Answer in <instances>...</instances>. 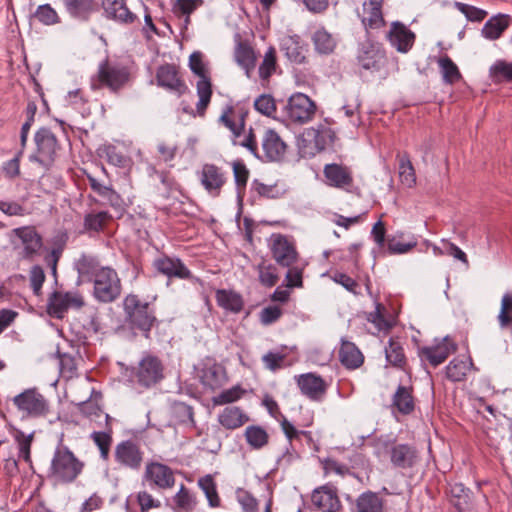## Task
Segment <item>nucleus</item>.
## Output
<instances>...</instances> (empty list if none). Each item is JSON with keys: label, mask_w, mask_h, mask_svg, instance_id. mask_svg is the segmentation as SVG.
<instances>
[{"label": "nucleus", "mask_w": 512, "mask_h": 512, "mask_svg": "<svg viewBox=\"0 0 512 512\" xmlns=\"http://www.w3.org/2000/svg\"><path fill=\"white\" fill-rule=\"evenodd\" d=\"M124 319L117 332L129 339L141 335L151 338V331L158 325L154 306L134 293L127 294L122 302Z\"/></svg>", "instance_id": "1"}, {"label": "nucleus", "mask_w": 512, "mask_h": 512, "mask_svg": "<svg viewBox=\"0 0 512 512\" xmlns=\"http://www.w3.org/2000/svg\"><path fill=\"white\" fill-rule=\"evenodd\" d=\"M84 467L85 463L60 440L51 457L46 479L55 487L68 486L77 481Z\"/></svg>", "instance_id": "2"}, {"label": "nucleus", "mask_w": 512, "mask_h": 512, "mask_svg": "<svg viewBox=\"0 0 512 512\" xmlns=\"http://www.w3.org/2000/svg\"><path fill=\"white\" fill-rule=\"evenodd\" d=\"M125 375L141 391L155 388L165 378L163 361L151 352H144L137 365L127 367Z\"/></svg>", "instance_id": "3"}, {"label": "nucleus", "mask_w": 512, "mask_h": 512, "mask_svg": "<svg viewBox=\"0 0 512 512\" xmlns=\"http://www.w3.org/2000/svg\"><path fill=\"white\" fill-rule=\"evenodd\" d=\"M375 454L388 456L394 468L411 469L419 461L417 448L409 443H398L396 438L380 436L374 441Z\"/></svg>", "instance_id": "4"}, {"label": "nucleus", "mask_w": 512, "mask_h": 512, "mask_svg": "<svg viewBox=\"0 0 512 512\" xmlns=\"http://www.w3.org/2000/svg\"><path fill=\"white\" fill-rule=\"evenodd\" d=\"M129 68L113 63L106 57L99 65L97 72L91 76L90 88L97 91L107 88L112 93H119L130 81Z\"/></svg>", "instance_id": "5"}, {"label": "nucleus", "mask_w": 512, "mask_h": 512, "mask_svg": "<svg viewBox=\"0 0 512 512\" xmlns=\"http://www.w3.org/2000/svg\"><path fill=\"white\" fill-rule=\"evenodd\" d=\"M36 145L35 152L30 155V161L37 162L41 166L49 169L55 162L61 150V145L48 127L39 128L34 135Z\"/></svg>", "instance_id": "6"}, {"label": "nucleus", "mask_w": 512, "mask_h": 512, "mask_svg": "<svg viewBox=\"0 0 512 512\" xmlns=\"http://www.w3.org/2000/svg\"><path fill=\"white\" fill-rule=\"evenodd\" d=\"M93 282V295L101 303H112L122 293L121 279L115 269L105 266L91 281Z\"/></svg>", "instance_id": "7"}, {"label": "nucleus", "mask_w": 512, "mask_h": 512, "mask_svg": "<svg viewBox=\"0 0 512 512\" xmlns=\"http://www.w3.org/2000/svg\"><path fill=\"white\" fill-rule=\"evenodd\" d=\"M233 107H227L220 117V121L227 127L233 135L232 143L235 146H241L248 149L255 157L260 158L258 155V144L253 129L250 127L248 133L241 139L245 129V117L247 111H241L238 115V123L235 122L230 116L233 114Z\"/></svg>", "instance_id": "8"}, {"label": "nucleus", "mask_w": 512, "mask_h": 512, "mask_svg": "<svg viewBox=\"0 0 512 512\" xmlns=\"http://www.w3.org/2000/svg\"><path fill=\"white\" fill-rule=\"evenodd\" d=\"M12 402L22 417L39 418L49 413V403L37 388L25 389L14 396Z\"/></svg>", "instance_id": "9"}, {"label": "nucleus", "mask_w": 512, "mask_h": 512, "mask_svg": "<svg viewBox=\"0 0 512 512\" xmlns=\"http://www.w3.org/2000/svg\"><path fill=\"white\" fill-rule=\"evenodd\" d=\"M357 62L362 69L369 70L372 73L379 72L387 63L386 51L382 44L367 37L359 45Z\"/></svg>", "instance_id": "10"}, {"label": "nucleus", "mask_w": 512, "mask_h": 512, "mask_svg": "<svg viewBox=\"0 0 512 512\" xmlns=\"http://www.w3.org/2000/svg\"><path fill=\"white\" fill-rule=\"evenodd\" d=\"M154 275L165 276L168 280L167 285L172 279L191 280L193 274L190 269L178 257H171L167 254H161L152 262Z\"/></svg>", "instance_id": "11"}, {"label": "nucleus", "mask_w": 512, "mask_h": 512, "mask_svg": "<svg viewBox=\"0 0 512 512\" xmlns=\"http://www.w3.org/2000/svg\"><path fill=\"white\" fill-rule=\"evenodd\" d=\"M15 237L19 240L23 259L33 260L40 254L44 245L43 236L34 225H26L11 230L10 239ZM14 243L13 240H11Z\"/></svg>", "instance_id": "12"}, {"label": "nucleus", "mask_w": 512, "mask_h": 512, "mask_svg": "<svg viewBox=\"0 0 512 512\" xmlns=\"http://www.w3.org/2000/svg\"><path fill=\"white\" fill-rule=\"evenodd\" d=\"M317 106L313 100L303 93H295L288 99L285 106L287 118L295 124H305L316 114Z\"/></svg>", "instance_id": "13"}, {"label": "nucleus", "mask_w": 512, "mask_h": 512, "mask_svg": "<svg viewBox=\"0 0 512 512\" xmlns=\"http://www.w3.org/2000/svg\"><path fill=\"white\" fill-rule=\"evenodd\" d=\"M84 305V298L79 292L54 291L49 296L47 312L54 318L62 319L69 309H80Z\"/></svg>", "instance_id": "14"}, {"label": "nucleus", "mask_w": 512, "mask_h": 512, "mask_svg": "<svg viewBox=\"0 0 512 512\" xmlns=\"http://www.w3.org/2000/svg\"><path fill=\"white\" fill-rule=\"evenodd\" d=\"M114 458L120 467L138 471L143 463L144 452L137 441L128 439L115 446Z\"/></svg>", "instance_id": "15"}, {"label": "nucleus", "mask_w": 512, "mask_h": 512, "mask_svg": "<svg viewBox=\"0 0 512 512\" xmlns=\"http://www.w3.org/2000/svg\"><path fill=\"white\" fill-rule=\"evenodd\" d=\"M175 481L174 472L168 465L157 461L146 464L142 484L148 483L151 488L168 490L175 485Z\"/></svg>", "instance_id": "16"}, {"label": "nucleus", "mask_w": 512, "mask_h": 512, "mask_svg": "<svg viewBox=\"0 0 512 512\" xmlns=\"http://www.w3.org/2000/svg\"><path fill=\"white\" fill-rule=\"evenodd\" d=\"M383 3V0H364L361 10L356 11L367 37H370L372 30L386 26Z\"/></svg>", "instance_id": "17"}, {"label": "nucleus", "mask_w": 512, "mask_h": 512, "mask_svg": "<svg viewBox=\"0 0 512 512\" xmlns=\"http://www.w3.org/2000/svg\"><path fill=\"white\" fill-rule=\"evenodd\" d=\"M458 349L456 342L449 336H445L440 342L431 346H424L418 349V356L421 361H427L431 366L437 367L444 363L447 358Z\"/></svg>", "instance_id": "18"}, {"label": "nucleus", "mask_w": 512, "mask_h": 512, "mask_svg": "<svg viewBox=\"0 0 512 512\" xmlns=\"http://www.w3.org/2000/svg\"><path fill=\"white\" fill-rule=\"evenodd\" d=\"M270 251L272 258L281 267H290L299 260L295 244L282 234H273Z\"/></svg>", "instance_id": "19"}, {"label": "nucleus", "mask_w": 512, "mask_h": 512, "mask_svg": "<svg viewBox=\"0 0 512 512\" xmlns=\"http://www.w3.org/2000/svg\"><path fill=\"white\" fill-rule=\"evenodd\" d=\"M157 85L176 94L182 96L188 90V87L180 75L179 69L174 64L160 65L156 71Z\"/></svg>", "instance_id": "20"}, {"label": "nucleus", "mask_w": 512, "mask_h": 512, "mask_svg": "<svg viewBox=\"0 0 512 512\" xmlns=\"http://www.w3.org/2000/svg\"><path fill=\"white\" fill-rule=\"evenodd\" d=\"M311 501L321 512H340L342 510L338 489L332 483L315 488L311 494Z\"/></svg>", "instance_id": "21"}, {"label": "nucleus", "mask_w": 512, "mask_h": 512, "mask_svg": "<svg viewBox=\"0 0 512 512\" xmlns=\"http://www.w3.org/2000/svg\"><path fill=\"white\" fill-rule=\"evenodd\" d=\"M386 40L399 53H408L414 46L416 34L404 23L393 21L386 33Z\"/></svg>", "instance_id": "22"}, {"label": "nucleus", "mask_w": 512, "mask_h": 512, "mask_svg": "<svg viewBox=\"0 0 512 512\" xmlns=\"http://www.w3.org/2000/svg\"><path fill=\"white\" fill-rule=\"evenodd\" d=\"M225 172L215 164H204L200 172V182L204 189L212 196L218 197L226 183Z\"/></svg>", "instance_id": "23"}, {"label": "nucleus", "mask_w": 512, "mask_h": 512, "mask_svg": "<svg viewBox=\"0 0 512 512\" xmlns=\"http://www.w3.org/2000/svg\"><path fill=\"white\" fill-rule=\"evenodd\" d=\"M323 174L329 186L348 192L351 191L350 188L353 186L354 179L349 167L337 163L326 164L323 169Z\"/></svg>", "instance_id": "24"}, {"label": "nucleus", "mask_w": 512, "mask_h": 512, "mask_svg": "<svg viewBox=\"0 0 512 512\" xmlns=\"http://www.w3.org/2000/svg\"><path fill=\"white\" fill-rule=\"evenodd\" d=\"M264 157L269 162H280L285 158L287 144L273 129H267L262 138Z\"/></svg>", "instance_id": "25"}, {"label": "nucleus", "mask_w": 512, "mask_h": 512, "mask_svg": "<svg viewBox=\"0 0 512 512\" xmlns=\"http://www.w3.org/2000/svg\"><path fill=\"white\" fill-rule=\"evenodd\" d=\"M101 7L107 19L121 24H133L137 15L129 10L125 0H102Z\"/></svg>", "instance_id": "26"}, {"label": "nucleus", "mask_w": 512, "mask_h": 512, "mask_svg": "<svg viewBox=\"0 0 512 512\" xmlns=\"http://www.w3.org/2000/svg\"><path fill=\"white\" fill-rule=\"evenodd\" d=\"M297 384L301 393L311 400L318 401L326 393L327 385L322 377L313 373L300 375Z\"/></svg>", "instance_id": "27"}, {"label": "nucleus", "mask_w": 512, "mask_h": 512, "mask_svg": "<svg viewBox=\"0 0 512 512\" xmlns=\"http://www.w3.org/2000/svg\"><path fill=\"white\" fill-rule=\"evenodd\" d=\"M305 140L313 143L316 152H322L333 145L336 139L335 131L324 124H319L316 128L311 127L304 132Z\"/></svg>", "instance_id": "28"}, {"label": "nucleus", "mask_w": 512, "mask_h": 512, "mask_svg": "<svg viewBox=\"0 0 512 512\" xmlns=\"http://www.w3.org/2000/svg\"><path fill=\"white\" fill-rule=\"evenodd\" d=\"M162 503L146 490H141L128 496L125 502L127 512H149L151 509H159Z\"/></svg>", "instance_id": "29"}, {"label": "nucleus", "mask_w": 512, "mask_h": 512, "mask_svg": "<svg viewBox=\"0 0 512 512\" xmlns=\"http://www.w3.org/2000/svg\"><path fill=\"white\" fill-rule=\"evenodd\" d=\"M450 503L457 512H476L473 492L462 483L450 486Z\"/></svg>", "instance_id": "30"}, {"label": "nucleus", "mask_w": 512, "mask_h": 512, "mask_svg": "<svg viewBox=\"0 0 512 512\" xmlns=\"http://www.w3.org/2000/svg\"><path fill=\"white\" fill-rule=\"evenodd\" d=\"M201 384L210 390L219 389L227 380L225 368L217 363H206L200 371Z\"/></svg>", "instance_id": "31"}, {"label": "nucleus", "mask_w": 512, "mask_h": 512, "mask_svg": "<svg viewBox=\"0 0 512 512\" xmlns=\"http://www.w3.org/2000/svg\"><path fill=\"white\" fill-rule=\"evenodd\" d=\"M67 13L80 21H88L99 10L96 0H62Z\"/></svg>", "instance_id": "32"}, {"label": "nucleus", "mask_w": 512, "mask_h": 512, "mask_svg": "<svg viewBox=\"0 0 512 512\" xmlns=\"http://www.w3.org/2000/svg\"><path fill=\"white\" fill-rule=\"evenodd\" d=\"M103 267L96 256L86 253L81 254L74 262V268L80 281L91 282Z\"/></svg>", "instance_id": "33"}, {"label": "nucleus", "mask_w": 512, "mask_h": 512, "mask_svg": "<svg viewBox=\"0 0 512 512\" xmlns=\"http://www.w3.org/2000/svg\"><path fill=\"white\" fill-rule=\"evenodd\" d=\"M249 421V416L238 406H227L218 415V422L227 430L238 429Z\"/></svg>", "instance_id": "34"}, {"label": "nucleus", "mask_w": 512, "mask_h": 512, "mask_svg": "<svg viewBox=\"0 0 512 512\" xmlns=\"http://www.w3.org/2000/svg\"><path fill=\"white\" fill-rule=\"evenodd\" d=\"M339 360L347 369L359 368L364 362V356L358 347L350 341H342L339 350Z\"/></svg>", "instance_id": "35"}, {"label": "nucleus", "mask_w": 512, "mask_h": 512, "mask_svg": "<svg viewBox=\"0 0 512 512\" xmlns=\"http://www.w3.org/2000/svg\"><path fill=\"white\" fill-rule=\"evenodd\" d=\"M112 220L113 217L108 211L91 210L84 215L83 228L89 233H100Z\"/></svg>", "instance_id": "36"}, {"label": "nucleus", "mask_w": 512, "mask_h": 512, "mask_svg": "<svg viewBox=\"0 0 512 512\" xmlns=\"http://www.w3.org/2000/svg\"><path fill=\"white\" fill-rule=\"evenodd\" d=\"M215 299L219 307L232 313H239L244 307L243 297L233 290L218 289Z\"/></svg>", "instance_id": "37"}, {"label": "nucleus", "mask_w": 512, "mask_h": 512, "mask_svg": "<svg viewBox=\"0 0 512 512\" xmlns=\"http://www.w3.org/2000/svg\"><path fill=\"white\" fill-rule=\"evenodd\" d=\"M385 357L387 362L400 370H406L407 358L404 348L398 337H390L388 345L385 347Z\"/></svg>", "instance_id": "38"}, {"label": "nucleus", "mask_w": 512, "mask_h": 512, "mask_svg": "<svg viewBox=\"0 0 512 512\" xmlns=\"http://www.w3.org/2000/svg\"><path fill=\"white\" fill-rule=\"evenodd\" d=\"M392 405L402 415H409L415 409L413 388L399 385L392 398Z\"/></svg>", "instance_id": "39"}, {"label": "nucleus", "mask_w": 512, "mask_h": 512, "mask_svg": "<svg viewBox=\"0 0 512 512\" xmlns=\"http://www.w3.org/2000/svg\"><path fill=\"white\" fill-rule=\"evenodd\" d=\"M471 368H473V361L470 357L467 359L456 357L446 366L445 375L451 382L465 381Z\"/></svg>", "instance_id": "40"}, {"label": "nucleus", "mask_w": 512, "mask_h": 512, "mask_svg": "<svg viewBox=\"0 0 512 512\" xmlns=\"http://www.w3.org/2000/svg\"><path fill=\"white\" fill-rule=\"evenodd\" d=\"M281 50L292 63L303 64L306 62L305 48L298 36H289L283 39Z\"/></svg>", "instance_id": "41"}, {"label": "nucleus", "mask_w": 512, "mask_h": 512, "mask_svg": "<svg viewBox=\"0 0 512 512\" xmlns=\"http://www.w3.org/2000/svg\"><path fill=\"white\" fill-rule=\"evenodd\" d=\"M357 512H384V499L373 491H365L356 499Z\"/></svg>", "instance_id": "42"}, {"label": "nucleus", "mask_w": 512, "mask_h": 512, "mask_svg": "<svg viewBox=\"0 0 512 512\" xmlns=\"http://www.w3.org/2000/svg\"><path fill=\"white\" fill-rule=\"evenodd\" d=\"M437 64L445 84L454 85L462 79V74L458 66L447 54L439 57Z\"/></svg>", "instance_id": "43"}, {"label": "nucleus", "mask_w": 512, "mask_h": 512, "mask_svg": "<svg viewBox=\"0 0 512 512\" xmlns=\"http://www.w3.org/2000/svg\"><path fill=\"white\" fill-rule=\"evenodd\" d=\"M509 26L507 15H497L490 18L482 28V35L489 40L498 39Z\"/></svg>", "instance_id": "44"}, {"label": "nucleus", "mask_w": 512, "mask_h": 512, "mask_svg": "<svg viewBox=\"0 0 512 512\" xmlns=\"http://www.w3.org/2000/svg\"><path fill=\"white\" fill-rule=\"evenodd\" d=\"M235 60L246 71L249 77L255 67L256 56L253 48L246 42H239L235 49Z\"/></svg>", "instance_id": "45"}, {"label": "nucleus", "mask_w": 512, "mask_h": 512, "mask_svg": "<svg viewBox=\"0 0 512 512\" xmlns=\"http://www.w3.org/2000/svg\"><path fill=\"white\" fill-rule=\"evenodd\" d=\"M247 444L254 450H260L269 443L268 432L259 425L247 426L244 431Z\"/></svg>", "instance_id": "46"}, {"label": "nucleus", "mask_w": 512, "mask_h": 512, "mask_svg": "<svg viewBox=\"0 0 512 512\" xmlns=\"http://www.w3.org/2000/svg\"><path fill=\"white\" fill-rule=\"evenodd\" d=\"M173 503L172 509L175 512H189L195 509L197 500L190 490L184 484H181L179 491L173 497Z\"/></svg>", "instance_id": "47"}, {"label": "nucleus", "mask_w": 512, "mask_h": 512, "mask_svg": "<svg viewBox=\"0 0 512 512\" xmlns=\"http://www.w3.org/2000/svg\"><path fill=\"white\" fill-rule=\"evenodd\" d=\"M404 233L396 234L387 240V250L391 255L405 254L417 246V240L414 236L404 240Z\"/></svg>", "instance_id": "48"}, {"label": "nucleus", "mask_w": 512, "mask_h": 512, "mask_svg": "<svg viewBox=\"0 0 512 512\" xmlns=\"http://www.w3.org/2000/svg\"><path fill=\"white\" fill-rule=\"evenodd\" d=\"M198 485L205 493V496L211 507H219L221 505V500L217 492V486L212 475L207 474L199 478Z\"/></svg>", "instance_id": "49"}, {"label": "nucleus", "mask_w": 512, "mask_h": 512, "mask_svg": "<svg viewBox=\"0 0 512 512\" xmlns=\"http://www.w3.org/2000/svg\"><path fill=\"white\" fill-rule=\"evenodd\" d=\"M91 438L100 450V455L103 460H108L110 447L112 444V426L107 425L106 431H94Z\"/></svg>", "instance_id": "50"}, {"label": "nucleus", "mask_w": 512, "mask_h": 512, "mask_svg": "<svg viewBox=\"0 0 512 512\" xmlns=\"http://www.w3.org/2000/svg\"><path fill=\"white\" fill-rule=\"evenodd\" d=\"M13 437L18 444L19 458H22L27 463H31V445L34 438V433L26 435L23 431L14 428Z\"/></svg>", "instance_id": "51"}, {"label": "nucleus", "mask_w": 512, "mask_h": 512, "mask_svg": "<svg viewBox=\"0 0 512 512\" xmlns=\"http://www.w3.org/2000/svg\"><path fill=\"white\" fill-rule=\"evenodd\" d=\"M257 271L259 282L263 286L271 288L278 283L279 275L277 273V268L273 264L262 261L258 264Z\"/></svg>", "instance_id": "52"}, {"label": "nucleus", "mask_w": 512, "mask_h": 512, "mask_svg": "<svg viewBox=\"0 0 512 512\" xmlns=\"http://www.w3.org/2000/svg\"><path fill=\"white\" fill-rule=\"evenodd\" d=\"M385 311V306L377 302L375 310L367 314V321L373 323L378 331H389L393 327V322L385 317Z\"/></svg>", "instance_id": "53"}, {"label": "nucleus", "mask_w": 512, "mask_h": 512, "mask_svg": "<svg viewBox=\"0 0 512 512\" xmlns=\"http://www.w3.org/2000/svg\"><path fill=\"white\" fill-rule=\"evenodd\" d=\"M277 67V56L276 50L273 46H270L265 55L262 63L259 66V77L262 80H268L275 72Z\"/></svg>", "instance_id": "54"}, {"label": "nucleus", "mask_w": 512, "mask_h": 512, "mask_svg": "<svg viewBox=\"0 0 512 512\" xmlns=\"http://www.w3.org/2000/svg\"><path fill=\"white\" fill-rule=\"evenodd\" d=\"M313 43L321 54H330L336 45L332 36L324 29H319L314 33Z\"/></svg>", "instance_id": "55"}, {"label": "nucleus", "mask_w": 512, "mask_h": 512, "mask_svg": "<svg viewBox=\"0 0 512 512\" xmlns=\"http://www.w3.org/2000/svg\"><path fill=\"white\" fill-rule=\"evenodd\" d=\"M244 394L245 390L240 385H235L214 396L212 402L215 406L230 404L241 399Z\"/></svg>", "instance_id": "56"}, {"label": "nucleus", "mask_w": 512, "mask_h": 512, "mask_svg": "<svg viewBox=\"0 0 512 512\" xmlns=\"http://www.w3.org/2000/svg\"><path fill=\"white\" fill-rule=\"evenodd\" d=\"M490 76L495 82H512V63L496 61L490 68Z\"/></svg>", "instance_id": "57"}, {"label": "nucleus", "mask_w": 512, "mask_h": 512, "mask_svg": "<svg viewBox=\"0 0 512 512\" xmlns=\"http://www.w3.org/2000/svg\"><path fill=\"white\" fill-rule=\"evenodd\" d=\"M59 359V370L63 377L72 378L77 374L76 359L68 353H61L59 350L56 353Z\"/></svg>", "instance_id": "58"}, {"label": "nucleus", "mask_w": 512, "mask_h": 512, "mask_svg": "<svg viewBox=\"0 0 512 512\" xmlns=\"http://www.w3.org/2000/svg\"><path fill=\"white\" fill-rule=\"evenodd\" d=\"M35 18L44 25H54L60 22V18L50 4L38 6L35 12Z\"/></svg>", "instance_id": "59"}, {"label": "nucleus", "mask_w": 512, "mask_h": 512, "mask_svg": "<svg viewBox=\"0 0 512 512\" xmlns=\"http://www.w3.org/2000/svg\"><path fill=\"white\" fill-rule=\"evenodd\" d=\"M255 109L268 117H274L276 113V102L270 94L260 95L254 102Z\"/></svg>", "instance_id": "60"}, {"label": "nucleus", "mask_w": 512, "mask_h": 512, "mask_svg": "<svg viewBox=\"0 0 512 512\" xmlns=\"http://www.w3.org/2000/svg\"><path fill=\"white\" fill-rule=\"evenodd\" d=\"M399 175L402 182H406L408 185H411L416 181L415 170L411 163L410 156L407 153H404L400 157Z\"/></svg>", "instance_id": "61"}, {"label": "nucleus", "mask_w": 512, "mask_h": 512, "mask_svg": "<svg viewBox=\"0 0 512 512\" xmlns=\"http://www.w3.org/2000/svg\"><path fill=\"white\" fill-rule=\"evenodd\" d=\"M234 180L237 190L243 191L247 185L249 178V170L242 160H236L232 163Z\"/></svg>", "instance_id": "62"}, {"label": "nucleus", "mask_w": 512, "mask_h": 512, "mask_svg": "<svg viewBox=\"0 0 512 512\" xmlns=\"http://www.w3.org/2000/svg\"><path fill=\"white\" fill-rule=\"evenodd\" d=\"M236 498L244 512H258V501L249 491L238 488Z\"/></svg>", "instance_id": "63"}, {"label": "nucleus", "mask_w": 512, "mask_h": 512, "mask_svg": "<svg viewBox=\"0 0 512 512\" xmlns=\"http://www.w3.org/2000/svg\"><path fill=\"white\" fill-rule=\"evenodd\" d=\"M501 327H508L512 324V294L506 293L502 297L501 309L498 315Z\"/></svg>", "instance_id": "64"}]
</instances>
